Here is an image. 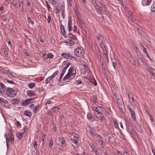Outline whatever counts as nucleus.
I'll use <instances>...</instances> for the list:
<instances>
[{"mask_svg":"<svg viewBox=\"0 0 155 155\" xmlns=\"http://www.w3.org/2000/svg\"><path fill=\"white\" fill-rule=\"evenodd\" d=\"M91 4L98 13L101 15L107 13L108 9L104 4L97 2L96 0H91Z\"/></svg>","mask_w":155,"mask_h":155,"instance_id":"f257e3e1","label":"nucleus"},{"mask_svg":"<svg viewBox=\"0 0 155 155\" xmlns=\"http://www.w3.org/2000/svg\"><path fill=\"white\" fill-rule=\"evenodd\" d=\"M76 74L75 69L72 67H71L68 70V73L64 78L63 79L65 81L67 79L71 80L74 78Z\"/></svg>","mask_w":155,"mask_h":155,"instance_id":"f03ea898","label":"nucleus"},{"mask_svg":"<svg viewBox=\"0 0 155 155\" xmlns=\"http://www.w3.org/2000/svg\"><path fill=\"white\" fill-rule=\"evenodd\" d=\"M6 94L8 97H14L17 94V91L11 88H7L6 89Z\"/></svg>","mask_w":155,"mask_h":155,"instance_id":"7ed1b4c3","label":"nucleus"},{"mask_svg":"<svg viewBox=\"0 0 155 155\" xmlns=\"http://www.w3.org/2000/svg\"><path fill=\"white\" fill-rule=\"evenodd\" d=\"M74 53L76 56L81 57L84 55V51L82 48L78 47L75 49Z\"/></svg>","mask_w":155,"mask_h":155,"instance_id":"20e7f679","label":"nucleus"},{"mask_svg":"<svg viewBox=\"0 0 155 155\" xmlns=\"http://www.w3.org/2000/svg\"><path fill=\"white\" fill-rule=\"evenodd\" d=\"M68 136L70 140L73 141L78 139L79 137V135L74 133H69Z\"/></svg>","mask_w":155,"mask_h":155,"instance_id":"39448f33","label":"nucleus"},{"mask_svg":"<svg viewBox=\"0 0 155 155\" xmlns=\"http://www.w3.org/2000/svg\"><path fill=\"white\" fill-rule=\"evenodd\" d=\"M94 114L96 118L100 120L101 121L104 120L106 119L104 117V116L101 112L99 113H94Z\"/></svg>","mask_w":155,"mask_h":155,"instance_id":"423d86ee","label":"nucleus"},{"mask_svg":"<svg viewBox=\"0 0 155 155\" xmlns=\"http://www.w3.org/2000/svg\"><path fill=\"white\" fill-rule=\"evenodd\" d=\"M126 128L127 132L130 134L133 133V128L131 124L128 121H126Z\"/></svg>","mask_w":155,"mask_h":155,"instance_id":"0eeeda50","label":"nucleus"},{"mask_svg":"<svg viewBox=\"0 0 155 155\" xmlns=\"http://www.w3.org/2000/svg\"><path fill=\"white\" fill-rule=\"evenodd\" d=\"M129 61L132 64L134 65L136 67H139L140 65L138 63H138L137 64V61L135 60L134 58L132 55H130V57L129 58Z\"/></svg>","mask_w":155,"mask_h":155,"instance_id":"6e6552de","label":"nucleus"},{"mask_svg":"<svg viewBox=\"0 0 155 155\" xmlns=\"http://www.w3.org/2000/svg\"><path fill=\"white\" fill-rule=\"evenodd\" d=\"M100 46L103 51L104 54L107 53L108 52V49L107 46L104 44L103 41H101Z\"/></svg>","mask_w":155,"mask_h":155,"instance_id":"1a4fd4ad","label":"nucleus"},{"mask_svg":"<svg viewBox=\"0 0 155 155\" xmlns=\"http://www.w3.org/2000/svg\"><path fill=\"white\" fill-rule=\"evenodd\" d=\"M92 110L95 111L94 113L101 112L102 110V108L99 106H94L92 107Z\"/></svg>","mask_w":155,"mask_h":155,"instance_id":"9d476101","label":"nucleus"},{"mask_svg":"<svg viewBox=\"0 0 155 155\" xmlns=\"http://www.w3.org/2000/svg\"><path fill=\"white\" fill-rule=\"evenodd\" d=\"M35 97L33 98H29L25 100L22 101L21 102V105L23 106H25L29 104L31 102V101L34 99Z\"/></svg>","mask_w":155,"mask_h":155,"instance_id":"9b49d317","label":"nucleus"},{"mask_svg":"<svg viewBox=\"0 0 155 155\" xmlns=\"http://www.w3.org/2000/svg\"><path fill=\"white\" fill-rule=\"evenodd\" d=\"M9 134H10V136L9 137V138L8 139V141L10 142L12 144L14 142V137L12 130H11L9 131Z\"/></svg>","mask_w":155,"mask_h":155,"instance_id":"f8f14e48","label":"nucleus"},{"mask_svg":"<svg viewBox=\"0 0 155 155\" xmlns=\"http://www.w3.org/2000/svg\"><path fill=\"white\" fill-rule=\"evenodd\" d=\"M69 65V63H68L64 68L61 73L60 74V77L59 80V81H60L62 78L63 76L64 75V74L65 73L66 71L67 68H68V67Z\"/></svg>","mask_w":155,"mask_h":155,"instance_id":"ddd939ff","label":"nucleus"},{"mask_svg":"<svg viewBox=\"0 0 155 155\" xmlns=\"http://www.w3.org/2000/svg\"><path fill=\"white\" fill-rule=\"evenodd\" d=\"M147 69L149 71L150 75L155 78V69L148 66L147 68Z\"/></svg>","mask_w":155,"mask_h":155,"instance_id":"4468645a","label":"nucleus"},{"mask_svg":"<svg viewBox=\"0 0 155 155\" xmlns=\"http://www.w3.org/2000/svg\"><path fill=\"white\" fill-rule=\"evenodd\" d=\"M60 27L61 32L62 33V35L65 38H67V35L66 33L65 28L64 26L62 25H60Z\"/></svg>","mask_w":155,"mask_h":155,"instance_id":"2eb2a0df","label":"nucleus"},{"mask_svg":"<svg viewBox=\"0 0 155 155\" xmlns=\"http://www.w3.org/2000/svg\"><path fill=\"white\" fill-rule=\"evenodd\" d=\"M87 117L89 120L91 121H93L95 120V117L92 114L88 112L87 115Z\"/></svg>","mask_w":155,"mask_h":155,"instance_id":"dca6fc26","label":"nucleus"},{"mask_svg":"<svg viewBox=\"0 0 155 155\" xmlns=\"http://www.w3.org/2000/svg\"><path fill=\"white\" fill-rule=\"evenodd\" d=\"M26 93L27 95L29 97H31L36 95L35 94V91L32 90H27L26 91Z\"/></svg>","mask_w":155,"mask_h":155,"instance_id":"f3484780","label":"nucleus"},{"mask_svg":"<svg viewBox=\"0 0 155 155\" xmlns=\"http://www.w3.org/2000/svg\"><path fill=\"white\" fill-rule=\"evenodd\" d=\"M88 130L90 131V134L94 136V137H95V136L97 134L96 132V130L94 128L89 127Z\"/></svg>","mask_w":155,"mask_h":155,"instance_id":"a211bd4d","label":"nucleus"},{"mask_svg":"<svg viewBox=\"0 0 155 155\" xmlns=\"http://www.w3.org/2000/svg\"><path fill=\"white\" fill-rule=\"evenodd\" d=\"M139 58L141 60V61L145 65H148L144 57L143 54L139 56Z\"/></svg>","mask_w":155,"mask_h":155,"instance_id":"6ab92c4d","label":"nucleus"},{"mask_svg":"<svg viewBox=\"0 0 155 155\" xmlns=\"http://www.w3.org/2000/svg\"><path fill=\"white\" fill-rule=\"evenodd\" d=\"M96 139L98 141L100 142L101 141H104V138L101 135L97 134L96 135L95 137Z\"/></svg>","mask_w":155,"mask_h":155,"instance_id":"aec40b11","label":"nucleus"},{"mask_svg":"<svg viewBox=\"0 0 155 155\" xmlns=\"http://www.w3.org/2000/svg\"><path fill=\"white\" fill-rule=\"evenodd\" d=\"M60 10L62 12L61 13V15L63 17V19H64L65 18V7L64 5H62L61 7Z\"/></svg>","mask_w":155,"mask_h":155,"instance_id":"412c9836","label":"nucleus"},{"mask_svg":"<svg viewBox=\"0 0 155 155\" xmlns=\"http://www.w3.org/2000/svg\"><path fill=\"white\" fill-rule=\"evenodd\" d=\"M112 122L113 123L114 126L116 129H119L117 123V120L116 119H113Z\"/></svg>","mask_w":155,"mask_h":155,"instance_id":"4be33fe9","label":"nucleus"},{"mask_svg":"<svg viewBox=\"0 0 155 155\" xmlns=\"http://www.w3.org/2000/svg\"><path fill=\"white\" fill-rule=\"evenodd\" d=\"M19 100L18 99H14L11 101V102L12 104L14 105L18 104L19 103Z\"/></svg>","mask_w":155,"mask_h":155,"instance_id":"5701e85b","label":"nucleus"},{"mask_svg":"<svg viewBox=\"0 0 155 155\" xmlns=\"http://www.w3.org/2000/svg\"><path fill=\"white\" fill-rule=\"evenodd\" d=\"M68 37L73 40H76L77 39L76 36L75 35H73L72 33H69L68 35Z\"/></svg>","mask_w":155,"mask_h":155,"instance_id":"b1692460","label":"nucleus"},{"mask_svg":"<svg viewBox=\"0 0 155 155\" xmlns=\"http://www.w3.org/2000/svg\"><path fill=\"white\" fill-rule=\"evenodd\" d=\"M89 145L91 147L93 152H94V153H96L97 152V148L95 147L94 145V144H89Z\"/></svg>","mask_w":155,"mask_h":155,"instance_id":"393cba45","label":"nucleus"},{"mask_svg":"<svg viewBox=\"0 0 155 155\" xmlns=\"http://www.w3.org/2000/svg\"><path fill=\"white\" fill-rule=\"evenodd\" d=\"M24 114L25 115L29 117H31L32 115V113L31 112L27 110H25L24 111Z\"/></svg>","mask_w":155,"mask_h":155,"instance_id":"a878e982","label":"nucleus"},{"mask_svg":"<svg viewBox=\"0 0 155 155\" xmlns=\"http://www.w3.org/2000/svg\"><path fill=\"white\" fill-rule=\"evenodd\" d=\"M150 8L152 12H155V1H154L153 2Z\"/></svg>","mask_w":155,"mask_h":155,"instance_id":"bb28decb","label":"nucleus"},{"mask_svg":"<svg viewBox=\"0 0 155 155\" xmlns=\"http://www.w3.org/2000/svg\"><path fill=\"white\" fill-rule=\"evenodd\" d=\"M28 129L29 127L28 126H25L24 128H23V131L22 132V133L24 134H27Z\"/></svg>","mask_w":155,"mask_h":155,"instance_id":"cd10ccee","label":"nucleus"},{"mask_svg":"<svg viewBox=\"0 0 155 155\" xmlns=\"http://www.w3.org/2000/svg\"><path fill=\"white\" fill-rule=\"evenodd\" d=\"M52 110L54 112H58L59 111V108L57 106H54L51 108Z\"/></svg>","mask_w":155,"mask_h":155,"instance_id":"c85d7f7f","label":"nucleus"},{"mask_svg":"<svg viewBox=\"0 0 155 155\" xmlns=\"http://www.w3.org/2000/svg\"><path fill=\"white\" fill-rule=\"evenodd\" d=\"M54 57V55L53 54H52L51 53H48L47 55V56L45 58V59L47 58H50V59H52V58Z\"/></svg>","mask_w":155,"mask_h":155,"instance_id":"c756f323","label":"nucleus"},{"mask_svg":"<svg viewBox=\"0 0 155 155\" xmlns=\"http://www.w3.org/2000/svg\"><path fill=\"white\" fill-rule=\"evenodd\" d=\"M64 43L72 45H74L75 44V43L74 41L70 39L67 40L66 41L64 42Z\"/></svg>","mask_w":155,"mask_h":155,"instance_id":"7c9ffc66","label":"nucleus"},{"mask_svg":"<svg viewBox=\"0 0 155 155\" xmlns=\"http://www.w3.org/2000/svg\"><path fill=\"white\" fill-rule=\"evenodd\" d=\"M28 86L30 88L32 89L35 87V84L34 83L31 82L28 84Z\"/></svg>","mask_w":155,"mask_h":155,"instance_id":"2f4dec72","label":"nucleus"},{"mask_svg":"<svg viewBox=\"0 0 155 155\" xmlns=\"http://www.w3.org/2000/svg\"><path fill=\"white\" fill-rule=\"evenodd\" d=\"M16 136L19 139H21L23 136V134L21 132L18 133L17 134Z\"/></svg>","mask_w":155,"mask_h":155,"instance_id":"473e14b6","label":"nucleus"},{"mask_svg":"<svg viewBox=\"0 0 155 155\" xmlns=\"http://www.w3.org/2000/svg\"><path fill=\"white\" fill-rule=\"evenodd\" d=\"M128 96L129 101H130L131 102H133V98L132 94L128 93Z\"/></svg>","mask_w":155,"mask_h":155,"instance_id":"72a5a7b5","label":"nucleus"},{"mask_svg":"<svg viewBox=\"0 0 155 155\" xmlns=\"http://www.w3.org/2000/svg\"><path fill=\"white\" fill-rule=\"evenodd\" d=\"M62 57L66 59L68 58L69 57H71L70 55L68 54L63 53L62 54Z\"/></svg>","mask_w":155,"mask_h":155,"instance_id":"f704fd0d","label":"nucleus"},{"mask_svg":"<svg viewBox=\"0 0 155 155\" xmlns=\"http://www.w3.org/2000/svg\"><path fill=\"white\" fill-rule=\"evenodd\" d=\"M74 141L73 143L76 145L77 147H78L80 146V143L78 140H75Z\"/></svg>","mask_w":155,"mask_h":155,"instance_id":"c9c22d12","label":"nucleus"},{"mask_svg":"<svg viewBox=\"0 0 155 155\" xmlns=\"http://www.w3.org/2000/svg\"><path fill=\"white\" fill-rule=\"evenodd\" d=\"M33 144L34 148L35 150L37 149L38 147V143L37 141H34L33 143Z\"/></svg>","mask_w":155,"mask_h":155,"instance_id":"e433bc0d","label":"nucleus"},{"mask_svg":"<svg viewBox=\"0 0 155 155\" xmlns=\"http://www.w3.org/2000/svg\"><path fill=\"white\" fill-rule=\"evenodd\" d=\"M53 141L52 139H51L49 140V147H50L52 148V146L53 144Z\"/></svg>","mask_w":155,"mask_h":155,"instance_id":"4c0bfd02","label":"nucleus"},{"mask_svg":"<svg viewBox=\"0 0 155 155\" xmlns=\"http://www.w3.org/2000/svg\"><path fill=\"white\" fill-rule=\"evenodd\" d=\"M53 103V102L52 101H47L45 103L46 109H47V107H48V106H47V104H52Z\"/></svg>","mask_w":155,"mask_h":155,"instance_id":"58836bf2","label":"nucleus"},{"mask_svg":"<svg viewBox=\"0 0 155 155\" xmlns=\"http://www.w3.org/2000/svg\"><path fill=\"white\" fill-rule=\"evenodd\" d=\"M40 106V105H38L36 106L34 108L33 110V112L34 113H35L36 111L39 109Z\"/></svg>","mask_w":155,"mask_h":155,"instance_id":"ea45409f","label":"nucleus"},{"mask_svg":"<svg viewBox=\"0 0 155 155\" xmlns=\"http://www.w3.org/2000/svg\"><path fill=\"white\" fill-rule=\"evenodd\" d=\"M137 130L139 132L142 133L143 132L142 128L140 126H138L137 127Z\"/></svg>","mask_w":155,"mask_h":155,"instance_id":"a19ab883","label":"nucleus"},{"mask_svg":"<svg viewBox=\"0 0 155 155\" xmlns=\"http://www.w3.org/2000/svg\"><path fill=\"white\" fill-rule=\"evenodd\" d=\"M0 102L2 104H4L5 103H7L8 101L2 98V99H0Z\"/></svg>","mask_w":155,"mask_h":155,"instance_id":"79ce46f5","label":"nucleus"},{"mask_svg":"<svg viewBox=\"0 0 155 155\" xmlns=\"http://www.w3.org/2000/svg\"><path fill=\"white\" fill-rule=\"evenodd\" d=\"M72 1L67 0L68 6V7H71L72 6Z\"/></svg>","mask_w":155,"mask_h":155,"instance_id":"37998d69","label":"nucleus"},{"mask_svg":"<svg viewBox=\"0 0 155 155\" xmlns=\"http://www.w3.org/2000/svg\"><path fill=\"white\" fill-rule=\"evenodd\" d=\"M2 20H3L4 22L6 23L8 21V17L4 15L2 18Z\"/></svg>","mask_w":155,"mask_h":155,"instance_id":"c03bdc74","label":"nucleus"},{"mask_svg":"<svg viewBox=\"0 0 155 155\" xmlns=\"http://www.w3.org/2000/svg\"><path fill=\"white\" fill-rule=\"evenodd\" d=\"M0 87L2 88L3 91L5 90V86L2 83H0Z\"/></svg>","mask_w":155,"mask_h":155,"instance_id":"a18cd8bd","label":"nucleus"},{"mask_svg":"<svg viewBox=\"0 0 155 155\" xmlns=\"http://www.w3.org/2000/svg\"><path fill=\"white\" fill-rule=\"evenodd\" d=\"M45 2L46 5V6L48 8V11H50L51 10V8L50 7V5L48 3V1L46 0L45 1Z\"/></svg>","mask_w":155,"mask_h":155,"instance_id":"49530a36","label":"nucleus"},{"mask_svg":"<svg viewBox=\"0 0 155 155\" xmlns=\"http://www.w3.org/2000/svg\"><path fill=\"white\" fill-rule=\"evenodd\" d=\"M131 45L133 48L134 49L138 47L137 46L136 44L133 42H131Z\"/></svg>","mask_w":155,"mask_h":155,"instance_id":"de8ad7c7","label":"nucleus"},{"mask_svg":"<svg viewBox=\"0 0 155 155\" xmlns=\"http://www.w3.org/2000/svg\"><path fill=\"white\" fill-rule=\"evenodd\" d=\"M48 1L49 3L52 5H55L56 3V2L55 0H48Z\"/></svg>","mask_w":155,"mask_h":155,"instance_id":"09e8293b","label":"nucleus"},{"mask_svg":"<svg viewBox=\"0 0 155 155\" xmlns=\"http://www.w3.org/2000/svg\"><path fill=\"white\" fill-rule=\"evenodd\" d=\"M103 55L105 59L106 60V61H107V62H108L109 61V59L107 55V53L103 54Z\"/></svg>","mask_w":155,"mask_h":155,"instance_id":"8fccbe9b","label":"nucleus"},{"mask_svg":"<svg viewBox=\"0 0 155 155\" xmlns=\"http://www.w3.org/2000/svg\"><path fill=\"white\" fill-rule=\"evenodd\" d=\"M47 52V51L46 50H44L42 51V57L43 58H44V59H45V58L46 57L45 56L46 55V53Z\"/></svg>","mask_w":155,"mask_h":155,"instance_id":"3c124183","label":"nucleus"},{"mask_svg":"<svg viewBox=\"0 0 155 155\" xmlns=\"http://www.w3.org/2000/svg\"><path fill=\"white\" fill-rule=\"evenodd\" d=\"M28 22L29 23H30L32 25L34 24V21L33 20H31V19L30 18H28Z\"/></svg>","mask_w":155,"mask_h":155,"instance_id":"603ef678","label":"nucleus"},{"mask_svg":"<svg viewBox=\"0 0 155 155\" xmlns=\"http://www.w3.org/2000/svg\"><path fill=\"white\" fill-rule=\"evenodd\" d=\"M131 115L132 118L134 121H135L136 119L134 112V113L131 114Z\"/></svg>","mask_w":155,"mask_h":155,"instance_id":"864d4df0","label":"nucleus"},{"mask_svg":"<svg viewBox=\"0 0 155 155\" xmlns=\"http://www.w3.org/2000/svg\"><path fill=\"white\" fill-rule=\"evenodd\" d=\"M82 83V81L81 80H76L74 82V84L76 85L81 84Z\"/></svg>","mask_w":155,"mask_h":155,"instance_id":"5fc2aeb1","label":"nucleus"},{"mask_svg":"<svg viewBox=\"0 0 155 155\" xmlns=\"http://www.w3.org/2000/svg\"><path fill=\"white\" fill-rule=\"evenodd\" d=\"M127 107L129 110L131 114L134 113V111L131 109L130 107L129 106H128Z\"/></svg>","mask_w":155,"mask_h":155,"instance_id":"6e6d98bb","label":"nucleus"},{"mask_svg":"<svg viewBox=\"0 0 155 155\" xmlns=\"http://www.w3.org/2000/svg\"><path fill=\"white\" fill-rule=\"evenodd\" d=\"M86 69L87 70H86V71L89 74H91V71L89 70V68L88 67H86Z\"/></svg>","mask_w":155,"mask_h":155,"instance_id":"4d7b16f0","label":"nucleus"},{"mask_svg":"<svg viewBox=\"0 0 155 155\" xmlns=\"http://www.w3.org/2000/svg\"><path fill=\"white\" fill-rule=\"evenodd\" d=\"M151 0H147V2L146 3V5L147 6L149 5L151 3Z\"/></svg>","mask_w":155,"mask_h":155,"instance_id":"13d9d810","label":"nucleus"},{"mask_svg":"<svg viewBox=\"0 0 155 155\" xmlns=\"http://www.w3.org/2000/svg\"><path fill=\"white\" fill-rule=\"evenodd\" d=\"M18 3L19 4H21L22 5L21 6V7L22 8V9H23V5H24V2L23 1H20L18 2Z\"/></svg>","mask_w":155,"mask_h":155,"instance_id":"bf43d9fd","label":"nucleus"},{"mask_svg":"<svg viewBox=\"0 0 155 155\" xmlns=\"http://www.w3.org/2000/svg\"><path fill=\"white\" fill-rule=\"evenodd\" d=\"M51 16L50 15H49L48 16V19H47V21H48V23H49L50 22L51 20Z\"/></svg>","mask_w":155,"mask_h":155,"instance_id":"052dcab7","label":"nucleus"},{"mask_svg":"<svg viewBox=\"0 0 155 155\" xmlns=\"http://www.w3.org/2000/svg\"><path fill=\"white\" fill-rule=\"evenodd\" d=\"M134 50L135 53H136V54L140 51V50L138 48V47H137V48L134 49Z\"/></svg>","mask_w":155,"mask_h":155,"instance_id":"680f3d73","label":"nucleus"},{"mask_svg":"<svg viewBox=\"0 0 155 155\" xmlns=\"http://www.w3.org/2000/svg\"><path fill=\"white\" fill-rule=\"evenodd\" d=\"M16 124L18 127H20L21 124L20 122L18 121H16Z\"/></svg>","mask_w":155,"mask_h":155,"instance_id":"e2e57ef3","label":"nucleus"},{"mask_svg":"<svg viewBox=\"0 0 155 155\" xmlns=\"http://www.w3.org/2000/svg\"><path fill=\"white\" fill-rule=\"evenodd\" d=\"M105 111L109 114H110L111 112L110 109L108 108H107L106 109Z\"/></svg>","mask_w":155,"mask_h":155,"instance_id":"0e129e2a","label":"nucleus"},{"mask_svg":"<svg viewBox=\"0 0 155 155\" xmlns=\"http://www.w3.org/2000/svg\"><path fill=\"white\" fill-rule=\"evenodd\" d=\"M50 81L49 79V78L48 77L45 80V82L46 84L48 83Z\"/></svg>","mask_w":155,"mask_h":155,"instance_id":"69168bd1","label":"nucleus"},{"mask_svg":"<svg viewBox=\"0 0 155 155\" xmlns=\"http://www.w3.org/2000/svg\"><path fill=\"white\" fill-rule=\"evenodd\" d=\"M68 25H72V21L70 19L68 20Z\"/></svg>","mask_w":155,"mask_h":155,"instance_id":"338daca9","label":"nucleus"},{"mask_svg":"<svg viewBox=\"0 0 155 155\" xmlns=\"http://www.w3.org/2000/svg\"><path fill=\"white\" fill-rule=\"evenodd\" d=\"M25 37L27 39L29 40H31V37L29 35H25Z\"/></svg>","mask_w":155,"mask_h":155,"instance_id":"774afa93","label":"nucleus"}]
</instances>
